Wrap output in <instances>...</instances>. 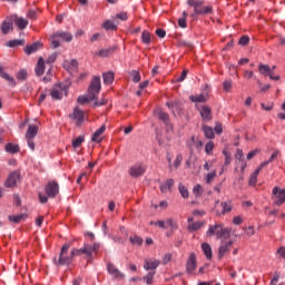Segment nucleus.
Here are the masks:
<instances>
[{"instance_id": "1", "label": "nucleus", "mask_w": 285, "mask_h": 285, "mask_svg": "<svg viewBox=\"0 0 285 285\" xmlns=\"http://www.w3.org/2000/svg\"><path fill=\"white\" fill-rule=\"evenodd\" d=\"M99 92H101V78L96 76L89 85L87 95L79 96L77 101L81 106H83V104H88V101H96L97 95H99Z\"/></svg>"}, {"instance_id": "2", "label": "nucleus", "mask_w": 285, "mask_h": 285, "mask_svg": "<svg viewBox=\"0 0 285 285\" xmlns=\"http://www.w3.org/2000/svg\"><path fill=\"white\" fill-rule=\"evenodd\" d=\"M68 250H70V244H65L60 250L58 261L57 258L53 259L56 266H70V264H72L75 256H72V250L69 256H66L68 255Z\"/></svg>"}, {"instance_id": "3", "label": "nucleus", "mask_w": 285, "mask_h": 285, "mask_svg": "<svg viewBox=\"0 0 285 285\" xmlns=\"http://www.w3.org/2000/svg\"><path fill=\"white\" fill-rule=\"evenodd\" d=\"M188 6L194 8V14H210L213 12V7L207 6L204 7V0H188L187 1Z\"/></svg>"}, {"instance_id": "4", "label": "nucleus", "mask_w": 285, "mask_h": 285, "mask_svg": "<svg viewBox=\"0 0 285 285\" xmlns=\"http://www.w3.org/2000/svg\"><path fill=\"white\" fill-rule=\"evenodd\" d=\"M50 95L52 99H56V100L63 99V97L68 95V86H66V83L63 82L55 85L51 88Z\"/></svg>"}, {"instance_id": "5", "label": "nucleus", "mask_w": 285, "mask_h": 285, "mask_svg": "<svg viewBox=\"0 0 285 285\" xmlns=\"http://www.w3.org/2000/svg\"><path fill=\"white\" fill-rule=\"evenodd\" d=\"M69 119L76 126H82L83 121H86V112L79 107H75L73 111L69 115Z\"/></svg>"}, {"instance_id": "6", "label": "nucleus", "mask_w": 285, "mask_h": 285, "mask_svg": "<svg viewBox=\"0 0 285 285\" xmlns=\"http://www.w3.org/2000/svg\"><path fill=\"white\" fill-rule=\"evenodd\" d=\"M272 199L275 206H282V204H285V189L274 187L272 190Z\"/></svg>"}, {"instance_id": "7", "label": "nucleus", "mask_w": 285, "mask_h": 285, "mask_svg": "<svg viewBox=\"0 0 285 285\" xmlns=\"http://www.w3.org/2000/svg\"><path fill=\"white\" fill-rule=\"evenodd\" d=\"M19 179H21V171L20 170L11 171L4 181V188L17 187Z\"/></svg>"}, {"instance_id": "8", "label": "nucleus", "mask_w": 285, "mask_h": 285, "mask_svg": "<svg viewBox=\"0 0 285 285\" xmlns=\"http://www.w3.org/2000/svg\"><path fill=\"white\" fill-rule=\"evenodd\" d=\"M81 255H85L87 259H90L92 257V252H90V245L83 244L81 248H72L71 249V257H81Z\"/></svg>"}, {"instance_id": "9", "label": "nucleus", "mask_w": 285, "mask_h": 285, "mask_svg": "<svg viewBox=\"0 0 285 285\" xmlns=\"http://www.w3.org/2000/svg\"><path fill=\"white\" fill-rule=\"evenodd\" d=\"M146 173V165L138 163L129 168L130 177H141Z\"/></svg>"}, {"instance_id": "10", "label": "nucleus", "mask_w": 285, "mask_h": 285, "mask_svg": "<svg viewBox=\"0 0 285 285\" xmlns=\"http://www.w3.org/2000/svg\"><path fill=\"white\" fill-rule=\"evenodd\" d=\"M45 193L51 199L57 197V195H59V184L56 181L48 183L45 187Z\"/></svg>"}, {"instance_id": "11", "label": "nucleus", "mask_w": 285, "mask_h": 285, "mask_svg": "<svg viewBox=\"0 0 285 285\" xmlns=\"http://www.w3.org/2000/svg\"><path fill=\"white\" fill-rule=\"evenodd\" d=\"M63 68L65 70H67V72H69V75H75V72L79 70V62L77 61V59L66 60L63 62Z\"/></svg>"}, {"instance_id": "12", "label": "nucleus", "mask_w": 285, "mask_h": 285, "mask_svg": "<svg viewBox=\"0 0 285 285\" xmlns=\"http://www.w3.org/2000/svg\"><path fill=\"white\" fill-rule=\"evenodd\" d=\"M206 235L207 237L216 236L217 239H222V224L210 225Z\"/></svg>"}, {"instance_id": "13", "label": "nucleus", "mask_w": 285, "mask_h": 285, "mask_svg": "<svg viewBox=\"0 0 285 285\" xmlns=\"http://www.w3.org/2000/svg\"><path fill=\"white\" fill-rule=\"evenodd\" d=\"M107 273H109L111 275V277H114V279H124V277H126V275H124V273H121L114 264L109 263L107 265Z\"/></svg>"}, {"instance_id": "14", "label": "nucleus", "mask_w": 285, "mask_h": 285, "mask_svg": "<svg viewBox=\"0 0 285 285\" xmlns=\"http://www.w3.org/2000/svg\"><path fill=\"white\" fill-rule=\"evenodd\" d=\"M195 268H197V256L195 253H191L187 261L186 271L189 275H193V273H195Z\"/></svg>"}, {"instance_id": "15", "label": "nucleus", "mask_w": 285, "mask_h": 285, "mask_svg": "<svg viewBox=\"0 0 285 285\" xmlns=\"http://www.w3.org/2000/svg\"><path fill=\"white\" fill-rule=\"evenodd\" d=\"M233 244H235V242H233V240L222 242V244L218 248L219 259H222V257H224V255H226V253H228L230 250V248H233Z\"/></svg>"}, {"instance_id": "16", "label": "nucleus", "mask_w": 285, "mask_h": 285, "mask_svg": "<svg viewBox=\"0 0 285 285\" xmlns=\"http://www.w3.org/2000/svg\"><path fill=\"white\" fill-rule=\"evenodd\" d=\"M0 77H1V79H4V81H8L9 86H11V88H16L17 80L14 79V77H12L8 72H6V70L3 69V66H0Z\"/></svg>"}, {"instance_id": "17", "label": "nucleus", "mask_w": 285, "mask_h": 285, "mask_svg": "<svg viewBox=\"0 0 285 285\" xmlns=\"http://www.w3.org/2000/svg\"><path fill=\"white\" fill-rule=\"evenodd\" d=\"M235 159H236V164H238V166H240V170L242 173H244V170H246V160L244 159V150L242 149H237L236 154H235Z\"/></svg>"}, {"instance_id": "18", "label": "nucleus", "mask_w": 285, "mask_h": 285, "mask_svg": "<svg viewBox=\"0 0 285 285\" xmlns=\"http://www.w3.org/2000/svg\"><path fill=\"white\" fill-rule=\"evenodd\" d=\"M159 264H161V262H159L158 259H155V258L145 259L144 269L145 271H156V268H159Z\"/></svg>"}, {"instance_id": "19", "label": "nucleus", "mask_w": 285, "mask_h": 285, "mask_svg": "<svg viewBox=\"0 0 285 285\" xmlns=\"http://www.w3.org/2000/svg\"><path fill=\"white\" fill-rule=\"evenodd\" d=\"M213 110L208 106H202L199 108V114L203 119V121H210L213 119Z\"/></svg>"}, {"instance_id": "20", "label": "nucleus", "mask_w": 285, "mask_h": 285, "mask_svg": "<svg viewBox=\"0 0 285 285\" xmlns=\"http://www.w3.org/2000/svg\"><path fill=\"white\" fill-rule=\"evenodd\" d=\"M51 39H62V41H72V33L66 31H59L51 36Z\"/></svg>"}, {"instance_id": "21", "label": "nucleus", "mask_w": 285, "mask_h": 285, "mask_svg": "<svg viewBox=\"0 0 285 285\" xmlns=\"http://www.w3.org/2000/svg\"><path fill=\"white\" fill-rule=\"evenodd\" d=\"M42 43L37 41V42H33L32 45H29L27 47L23 48V51L27 53V55H35V52H37L40 48H42Z\"/></svg>"}, {"instance_id": "22", "label": "nucleus", "mask_w": 285, "mask_h": 285, "mask_svg": "<svg viewBox=\"0 0 285 285\" xmlns=\"http://www.w3.org/2000/svg\"><path fill=\"white\" fill-rule=\"evenodd\" d=\"M39 134V127L37 125H29L26 132V139H35Z\"/></svg>"}, {"instance_id": "23", "label": "nucleus", "mask_w": 285, "mask_h": 285, "mask_svg": "<svg viewBox=\"0 0 285 285\" xmlns=\"http://www.w3.org/2000/svg\"><path fill=\"white\" fill-rule=\"evenodd\" d=\"M37 77H41L43 72H46V60L43 58H39L35 68Z\"/></svg>"}, {"instance_id": "24", "label": "nucleus", "mask_w": 285, "mask_h": 285, "mask_svg": "<svg viewBox=\"0 0 285 285\" xmlns=\"http://www.w3.org/2000/svg\"><path fill=\"white\" fill-rule=\"evenodd\" d=\"M189 99L194 101V104H206V101H208V94L190 96Z\"/></svg>"}, {"instance_id": "25", "label": "nucleus", "mask_w": 285, "mask_h": 285, "mask_svg": "<svg viewBox=\"0 0 285 285\" xmlns=\"http://www.w3.org/2000/svg\"><path fill=\"white\" fill-rule=\"evenodd\" d=\"M104 132H106V125H102L99 129H97L92 137H91V141H96L97 144H99L101 141V135H104Z\"/></svg>"}, {"instance_id": "26", "label": "nucleus", "mask_w": 285, "mask_h": 285, "mask_svg": "<svg viewBox=\"0 0 285 285\" xmlns=\"http://www.w3.org/2000/svg\"><path fill=\"white\" fill-rule=\"evenodd\" d=\"M202 250H203L206 259H213V247H210V244L203 243Z\"/></svg>"}, {"instance_id": "27", "label": "nucleus", "mask_w": 285, "mask_h": 285, "mask_svg": "<svg viewBox=\"0 0 285 285\" xmlns=\"http://www.w3.org/2000/svg\"><path fill=\"white\" fill-rule=\"evenodd\" d=\"M173 186H175V180L173 178H168L164 184L160 185L161 193H168Z\"/></svg>"}, {"instance_id": "28", "label": "nucleus", "mask_w": 285, "mask_h": 285, "mask_svg": "<svg viewBox=\"0 0 285 285\" xmlns=\"http://www.w3.org/2000/svg\"><path fill=\"white\" fill-rule=\"evenodd\" d=\"M7 48H19V46H26V40L23 39H13L9 40L6 43Z\"/></svg>"}, {"instance_id": "29", "label": "nucleus", "mask_w": 285, "mask_h": 285, "mask_svg": "<svg viewBox=\"0 0 285 285\" xmlns=\"http://www.w3.org/2000/svg\"><path fill=\"white\" fill-rule=\"evenodd\" d=\"M220 206L223 208L222 212H216V215H226V213H230L233 210V205L230 202H223L220 203Z\"/></svg>"}, {"instance_id": "30", "label": "nucleus", "mask_w": 285, "mask_h": 285, "mask_svg": "<svg viewBox=\"0 0 285 285\" xmlns=\"http://www.w3.org/2000/svg\"><path fill=\"white\" fill-rule=\"evenodd\" d=\"M9 222H12V224H19L23 222V219H28V214H19L8 217Z\"/></svg>"}, {"instance_id": "31", "label": "nucleus", "mask_w": 285, "mask_h": 285, "mask_svg": "<svg viewBox=\"0 0 285 285\" xmlns=\"http://www.w3.org/2000/svg\"><path fill=\"white\" fill-rule=\"evenodd\" d=\"M28 19L26 18H16L14 20V24L17 28H19V30H26L28 28Z\"/></svg>"}, {"instance_id": "32", "label": "nucleus", "mask_w": 285, "mask_h": 285, "mask_svg": "<svg viewBox=\"0 0 285 285\" xmlns=\"http://www.w3.org/2000/svg\"><path fill=\"white\" fill-rule=\"evenodd\" d=\"M102 79H104V83L106 86H110V83H112V81H115V72H112V71L105 72L102 75Z\"/></svg>"}, {"instance_id": "33", "label": "nucleus", "mask_w": 285, "mask_h": 285, "mask_svg": "<svg viewBox=\"0 0 285 285\" xmlns=\"http://www.w3.org/2000/svg\"><path fill=\"white\" fill-rule=\"evenodd\" d=\"M11 30H13L12 22L10 20H4L1 23V32H2V35H8V32H10Z\"/></svg>"}, {"instance_id": "34", "label": "nucleus", "mask_w": 285, "mask_h": 285, "mask_svg": "<svg viewBox=\"0 0 285 285\" xmlns=\"http://www.w3.org/2000/svg\"><path fill=\"white\" fill-rule=\"evenodd\" d=\"M116 49V47H109L107 49L99 50V52H97L96 55L102 58L110 57V55H112V52H115Z\"/></svg>"}, {"instance_id": "35", "label": "nucleus", "mask_w": 285, "mask_h": 285, "mask_svg": "<svg viewBox=\"0 0 285 285\" xmlns=\"http://www.w3.org/2000/svg\"><path fill=\"white\" fill-rule=\"evenodd\" d=\"M4 150H6V153H9L10 155H17V153H19V145L8 142L4 147Z\"/></svg>"}, {"instance_id": "36", "label": "nucleus", "mask_w": 285, "mask_h": 285, "mask_svg": "<svg viewBox=\"0 0 285 285\" xmlns=\"http://www.w3.org/2000/svg\"><path fill=\"white\" fill-rule=\"evenodd\" d=\"M203 130L207 139H215V130L213 129V127L203 126Z\"/></svg>"}, {"instance_id": "37", "label": "nucleus", "mask_w": 285, "mask_h": 285, "mask_svg": "<svg viewBox=\"0 0 285 285\" xmlns=\"http://www.w3.org/2000/svg\"><path fill=\"white\" fill-rule=\"evenodd\" d=\"M258 70L261 75H267L268 77L273 75V69L268 65H259Z\"/></svg>"}, {"instance_id": "38", "label": "nucleus", "mask_w": 285, "mask_h": 285, "mask_svg": "<svg viewBox=\"0 0 285 285\" xmlns=\"http://www.w3.org/2000/svg\"><path fill=\"white\" fill-rule=\"evenodd\" d=\"M204 226V222H196L188 224L187 228L189 233H194L195 230H199Z\"/></svg>"}, {"instance_id": "39", "label": "nucleus", "mask_w": 285, "mask_h": 285, "mask_svg": "<svg viewBox=\"0 0 285 285\" xmlns=\"http://www.w3.org/2000/svg\"><path fill=\"white\" fill-rule=\"evenodd\" d=\"M16 79L18 81H26V79H28V70L20 69L16 75Z\"/></svg>"}, {"instance_id": "40", "label": "nucleus", "mask_w": 285, "mask_h": 285, "mask_svg": "<svg viewBox=\"0 0 285 285\" xmlns=\"http://www.w3.org/2000/svg\"><path fill=\"white\" fill-rule=\"evenodd\" d=\"M178 190H179L183 199H188L190 194L188 193V188L186 186H184V184L178 185Z\"/></svg>"}, {"instance_id": "41", "label": "nucleus", "mask_w": 285, "mask_h": 285, "mask_svg": "<svg viewBox=\"0 0 285 285\" xmlns=\"http://www.w3.org/2000/svg\"><path fill=\"white\" fill-rule=\"evenodd\" d=\"M232 229L226 227L224 228V225H220V239H228L230 237Z\"/></svg>"}, {"instance_id": "42", "label": "nucleus", "mask_w": 285, "mask_h": 285, "mask_svg": "<svg viewBox=\"0 0 285 285\" xmlns=\"http://www.w3.org/2000/svg\"><path fill=\"white\" fill-rule=\"evenodd\" d=\"M130 244H132L134 246H141V244H144V239L137 235L131 236L129 238Z\"/></svg>"}, {"instance_id": "43", "label": "nucleus", "mask_w": 285, "mask_h": 285, "mask_svg": "<svg viewBox=\"0 0 285 285\" xmlns=\"http://www.w3.org/2000/svg\"><path fill=\"white\" fill-rule=\"evenodd\" d=\"M257 177H259V169H255V171L249 177V186H255L257 184Z\"/></svg>"}, {"instance_id": "44", "label": "nucleus", "mask_w": 285, "mask_h": 285, "mask_svg": "<svg viewBox=\"0 0 285 285\" xmlns=\"http://www.w3.org/2000/svg\"><path fill=\"white\" fill-rule=\"evenodd\" d=\"M130 77H131V80L134 81V83H139L141 81V76L139 75V71H137V70H132L130 72Z\"/></svg>"}, {"instance_id": "45", "label": "nucleus", "mask_w": 285, "mask_h": 285, "mask_svg": "<svg viewBox=\"0 0 285 285\" xmlns=\"http://www.w3.org/2000/svg\"><path fill=\"white\" fill-rule=\"evenodd\" d=\"M102 28H105V30H117V24H115V22H112L111 20H107L102 24Z\"/></svg>"}, {"instance_id": "46", "label": "nucleus", "mask_w": 285, "mask_h": 285, "mask_svg": "<svg viewBox=\"0 0 285 285\" xmlns=\"http://www.w3.org/2000/svg\"><path fill=\"white\" fill-rule=\"evenodd\" d=\"M141 40H142V43H145L146 46L150 45V32L148 31H142V35H141Z\"/></svg>"}, {"instance_id": "47", "label": "nucleus", "mask_w": 285, "mask_h": 285, "mask_svg": "<svg viewBox=\"0 0 285 285\" xmlns=\"http://www.w3.org/2000/svg\"><path fill=\"white\" fill-rule=\"evenodd\" d=\"M193 193L195 197H202V195L204 194V188L202 187V185H196L193 188Z\"/></svg>"}, {"instance_id": "48", "label": "nucleus", "mask_w": 285, "mask_h": 285, "mask_svg": "<svg viewBox=\"0 0 285 285\" xmlns=\"http://www.w3.org/2000/svg\"><path fill=\"white\" fill-rule=\"evenodd\" d=\"M217 177V171H210L206 175L205 177V181L206 184H213V179H215Z\"/></svg>"}, {"instance_id": "49", "label": "nucleus", "mask_w": 285, "mask_h": 285, "mask_svg": "<svg viewBox=\"0 0 285 285\" xmlns=\"http://www.w3.org/2000/svg\"><path fill=\"white\" fill-rule=\"evenodd\" d=\"M223 155L225 157V166H230V163L233 161V158L230 156V151L224 149Z\"/></svg>"}, {"instance_id": "50", "label": "nucleus", "mask_w": 285, "mask_h": 285, "mask_svg": "<svg viewBox=\"0 0 285 285\" xmlns=\"http://www.w3.org/2000/svg\"><path fill=\"white\" fill-rule=\"evenodd\" d=\"M165 226H166V228L175 229V228H177V223H175V220L173 218H167L165 222Z\"/></svg>"}, {"instance_id": "51", "label": "nucleus", "mask_w": 285, "mask_h": 285, "mask_svg": "<svg viewBox=\"0 0 285 285\" xmlns=\"http://www.w3.org/2000/svg\"><path fill=\"white\" fill-rule=\"evenodd\" d=\"M82 144H83V136H79L72 141V148H79V146H81Z\"/></svg>"}, {"instance_id": "52", "label": "nucleus", "mask_w": 285, "mask_h": 285, "mask_svg": "<svg viewBox=\"0 0 285 285\" xmlns=\"http://www.w3.org/2000/svg\"><path fill=\"white\" fill-rule=\"evenodd\" d=\"M158 118L160 119V121H164V124H166L168 126V114L159 110Z\"/></svg>"}, {"instance_id": "53", "label": "nucleus", "mask_w": 285, "mask_h": 285, "mask_svg": "<svg viewBox=\"0 0 285 285\" xmlns=\"http://www.w3.org/2000/svg\"><path fill=\"white\" fill-rule=\"evenodd\" d=\"M214 148L215 144L213 141H209L205 145V153H207V155H212Z\"/></svg>"}, {"instance_id": "54", "label": "nucleus", "mask_w": 285, "mask_h": 285, "mask_svg": "<svg viewBox=\"0 0 285 285\" xmlns=\"http://www.w3.org/2000/svg\"><path fill=\"white\" fill-rule=\"evenodd\" d=\"M155 277V272H149L146 276H144V279L146 281L147 285L153 284V278Z\"/></svg>"}, {"instance_id": "55", "label": "nucleus", "mask_w": 285, "mask_h": 285, "mask_svg": "<svg viewBox=\"0 0 285 285\" xmlns=\"http://www.w3.org/2000/svg\"><path fill=\"white\" fill-rule=\"evenodd\" d=\"M181 161H184V157L181 156V154H178L174 161V168H179V166H181Z\"/></svg>"}, {"instance_id": "56", "label": "nucleus", "mask_w": 285, "mask_h": 285, "mask_svg": "<svg viewBox=\"0 0 285 285\" xmlns=\"http://www.w3.org/2000/svg\"><path fill=\"white\" fill-rule=\"evenodd\" d=\"M223 88L226 92H230V88H233V80H225L223 82Z\"/></svg>"}, {"instance_id": "57", "label": "nucleus", "mask_w": 285, "mask_h": 285, "mask_svg": "<svg viewBox=\"0 0 285 285\" xmlns=\"http://www.w3.org/2000/svg\"><path fill=\"white\" fill-rule=\"evenodd\" d=\"M56 61H57V52L51 53L46 60V63H48L49 66H52V63H55Z\"/></svg>"}, {"instance_id": "58", "label": "nucleus", "mask_w": 285, "mask_h": 285, "mask_svg": "<svg viewBox=\"0 0 285 285\" xmlns=\"http://www.w3.org/2000/svg\"><path fill=\"white\" fill-rule=\"evenodd\" d=\"M248 41H250V38H248L247 36H243L240 37L238 43L239 46H248Z\"/></svg>"}, {"instance_id": "59", "label": "nucleus", "mask_w": 285, "mask_h": 285, "mask_svg": "<svg viewBox=\"0 0 285 285\" xmlns=\"http://www.w3.org/2000/svg\"><path fill=\"white\" fill-rule=\"evenodd\" d=\"M259 153H262L261 149H254V150L249 151V153L247 154V159H248V160L253 159V157H255L256 155H259Z\"/></svg>"}, {"instance_id": "60", "label": "nucleus", "mask_w": 285, "mask_h": 285, "mask_svg": "<svg viewBox=\"0 0 285 285\" xmlns=\"http://www.w3.org/2000/svg\"><path fill=\"white\" fill-rule=\"evenodd\" d=\"M48 195L39 194V202L40 204H47L48 203Z\"/></svg>"}, {"instance_id": "61", "label": "nucleus", "mask_w": 285, "mask_h": 285, "mask_svg": "<svg viewBox=\"0 0 285 285\" xmlns=\"http://www.w3.org/2000/svg\"><path fill=\"white\" fill-rule=\"evenodd\" d=\"M276 253L281 259H285V247H279Z\"/></svg>"}, {"instance_id": "62", "label": "nucleus", "mask_w": 285, "mask_h": 285, "mask_svg": "<svg viewBox=\"0 0 285 285\" xmlns=\"http://www.w3.org/2000/svg\"><path fill=\"white\" fill-rule=\"evenodd\" d=\"M156 35H157V37H159L160 39H164V37H166V30L157 29V30H156Z\"/></svg>"}, {"instance_id": "63", "label": "nucleus", "mask_w": 285, "mask_h": 285, "mask_svg": "<svg viewBox=\"0 0 285 285\" xmlns=\"http://www.w3.org/2000/svg\"><path fill=\"white\" fill-rule=\"evenodd\" d=\"M277 282H279V274H278V273H275V274H274V277H273L272 281H271V285H276Z\"/></svg>"}, {"instance_id": "64", "label": "nucleus", "mask_w": 285, "mask_h": 285, "mask_svg": "<svg viewBox=\"0 0 285 285\" xmlns=\"http://www.w3.org/2000/svg\"><path fill=\"white\" fill-rule=\"evenodd\" d=\"M178 26H179V28H186V26H187L186 18H179Z\"/></svg>"}]
</instances>
